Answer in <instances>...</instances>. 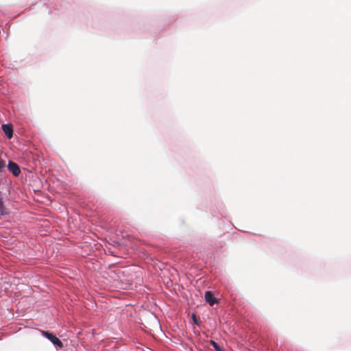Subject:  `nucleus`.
I'll use <instances>...</instances> for the list:
<instances>
[{
    "label": "nucleus",
    "mask_w": 351,
    "mask_h": 351,
    "mask_svg": "<svg viewBox=\"0 0 351 351\" xmlns=\"http://www.w3.org/2000/svg\"><path fill=\"white\" fill-rule=\"evenodd\" d=\"M192 318H193V322H194L195 324L199 325V323H198L197 319V317H196V316H195V314H193V315H192Z\"/></svg>",
    "instance_id": "obj_7"
},
{
    "label": "nucleus",
    "mask_w": 351,
    "mask_h": 351,
    "mask_svg": "<svg viewBox=\"0 0 351 351\" xmlns=\"http://www.w3.org/2000/svg\"><path fill=\"white\" fill-rule=\"evenodd\" d=\"M43 335L47 337L49 341H51L54 345L58 346L60 348H63V344L62 341L56 337L53 334L46 332V331H42Z\"/></svg>",
    "instance_id": "obj_1"
},
{
    "label": "nucleus",
    "mask_w": 351,
    "mask_h": 351,
    "mask_svg": "<svg viewBox=\"0 0 351 351\" xmlns=\"http://www.w3.org/2000/svg\"><path fill=\"white\" fill-rule=\"evenodd\" d=\"M205 300L210 306H213L215 303H217V299L214 297L213 293L210 291H206Z\"/></svg>",
    "instance_id": "obj_3"
},
{
    "label": "nucleus",
    "mask_w": 351,
    "mask_h": 351,
    "mask_svg": "<svg viewBox=\"0 0 351 351\" xmlns=\"http://www.w3.org/2000/svg\"><path fill=\"white\" fill-rule=\"evenodd\" d=\"M5 161L0 156V174L5 171Z\"/></svg>",
    "instance_id": "obj_5"
},
{
    "label": "nucleus",
    "mask_w": 351,
    "mask_h": 351,
    "mask_svg": "<svg viewBox=\"0 0 351 351\" xmlns=\"http://www.w3.org/2000/svg\"><path fill=\"white\" fill-rule=\"evenodd\" d=\"M8 169L14 176H18L21 173L19 166L12 161H9Z\"/></svg>",
    "instance_id": "obj_2"
},
{
    "label": "nucleus",
    "mask_w": 351,
    "mask_h": 351,
    "mask_svg": "<svg viewBox=\"0 0 351 351\" xmlns=\"http://www.w3.org/2000/svg\"><path fill=\"white\" fill-rule=\"evenodd\" d=\"M210 345L214 348L215 351H224L223 349L221 348L219 344L214 341H210Z\"/></svg>",
    "instance_id": "obj_6"
},
{
    "label": "nucleus",
    "mask_w": 351,
    "mask_h": 351,
    "mask_svg": "<svg viewBox=\"0 0 351 351\" xmlns=\"http://www.w3.org/2000/svg\"><path fill=\"white\" fill-rule=\"evenodd\" d=\"M2 130L4 132L5 134L8 136V138H11L13 136V129L12 126L10 124H3L2 125Z\"/></svg>",
    "instance_id": "obj_4"
}]
</instances>
